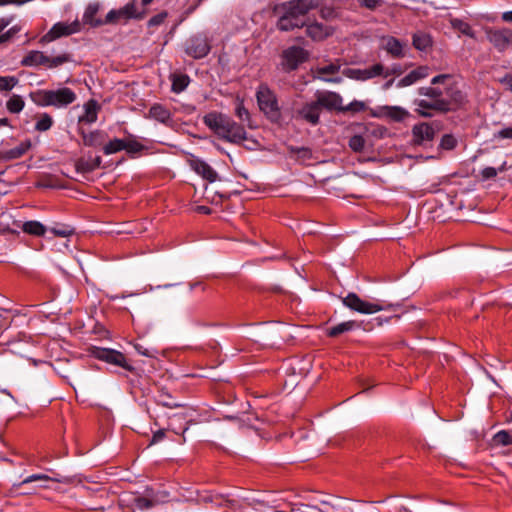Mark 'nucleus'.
<instances>
[{
    "mask_svg": "<svg viewBox=\"0 0 512 512\" xmlns=\"http://www.w3.org/2000/svg\"><path fill=\"white\" fill-rule=\"evenodd\" d=\"M168 16V13L163 11L155 16H153L149 21H148V25L150 27H155V26H159L161 24L164 23L165 19L167 18Z\"/></svg>",
    "mask_w": 512,
    "mask_h": 512,
    "instance_id": "nucleus-51",
    "label": "nucleus"
},
{
    "mask_svg": "<svg viewBox=\"0 0 512 512\" xmlns=\"http://www.w3.org/2000/svg\"><path fill=\"white\" fill-rule=\"evenodd\" d=\"M308 58V52L299 47L291 46L285 49L281 55V66L285 71H292L305 62Z\"/></svg>",
    "mask_w": 512,
    "mask_h": 512,
    "instance_id": "nucleus-8",
    "label": "nucleus"
},
{
    "mask_svg": "<svg viewBox=\"0 0 512 512\" xmlns=\"http://www.w3.org/2000/svg\"><path fill=\"white\" fill-rule=\"evenodd\" d=\"M429 68L427 66H420L411 72H409L406 76L400 79L397 83V87L402 88L406 86H410L417 81L428 77Z\"/></svg>",
    "mask_w": 512,
    "mask_h": 512,
    "instance_id": "nucleus-20",
    "label": "nucleus"
},
{
    "mask_svg": "<svg viewBox=\"0 0 512 512\" xmlns=\"http://www.w3.org/2000/svg\"><path fill=\"white\" fill-rule=\"evenodd\" d=\"M359 2L361 6L373 10L382 5L383 0H359Z\"/></svg>",
    "mask_w": 512,
    "mask_h": 512,
    "instance_id": "nucleus-54",
    "label": "nucleus"
},
{
    "mask_svg": "<svg viewBox=\"0 0 512 512\" xmlns=\"http://www.w3.org/2000/svg\"><path fill=\"white\" fill-rule=\"evenodd\" d=\"M172 80V91L175 93H181L188 86L190 79L184 74H174L171 77Z\"/></svg>",
    "mask_w": 512,
    "mask_h": 512,
    "instance_id": "nucleus-31",
    "label": "nucleus"
},
{
    "mask_svg": "<svg viewBox=\"0 0 512 512\" xmlns=\"http://www.w3.org/2000/svg\"><path fill=\"white\" fill-rule=\"evenodd\" d=\"M157 403L159 405H162L164 407H167V408H177V407H182L181 404H178V403H175L172 401V397L167 394V393H160L158 396H157Z\"/></svg>",
    "mask_w": 512,
    "mask_h": 512,
    "instance_id": "nucleus-44",
    "label": "nucleus"
},
{
    "mask_svg": "<svg viewBox=\"0 0 512 512\" xmlns=\"http://www.w3.org/2000/svg\"><path fill=\"white\" fill-rule=\"evenodd\" d=\"M52 232L61 237H67L72 234V230L64 228V229H53Z\"/></svg>",
    "mask_w": 512,
    "mask_h": 512,
    "instance_id": "nucleus-56",
    "label": "nucleus"
},
{
    "mask_svg": "<svg viewBox=\"0 0 512 512\" xmlns=\"http://www.w3.org/2000/svg\"><path fill=\"white\" fill-rule=\"evenodd\" d=\"M470 30H471L470 27L466 25L465 28L463 29V32L467 35L472 36V34L470 33Z\"/></svg>",
    "mask_w": 512,
    "mask_h": 512,
    "instance_id": "nucleus-62",
    "label": "nucleus"
},
{
    "mask_svg": "<svg viewBox=\"0 0 512 512\" xmlns=\"http://www.w3.org/2000/svg\"><path fill=\"white\" fill-rule=\"evenodd\" d=\"M209 51L210 46L204 37H192L187 43L186 53L195 59L205 57Z\"/></svg>",
    "mask_w": 512,
    "mask_h": 512,
    "instance_id": "nucleus-15",
    "label": "nucleus"
},
{
    "mask_svg": "<svg viewBox=\"0 0 512 512\" xmlns=\"http://www.w3.org/2000/svg\"><path fill=\"white\" fill-rule=\"evenodd\" d=\"M344 74L351 79L365 81L380 75L388 77L391 73L388 71L384 72V66L380 63H377L366 69L349 68L345 70Z\"/></svg>",
    "mask_w": 512,
    "mask_h": 512,
    "instance_id": "nucleus-12",
    "label": "nucleus"
},
{
    "mask_svg": "<svg viewBox=\"0 0 512 512\" xmlns=\"http://www.w3.org/2000/svg\"><path fill=\"white\" fill-rule=\"evenodd\" d=\"M124 139L115 138L108 143H104L103 152L105 155H111L124 150Z\"/></svg>",
    "mask_w": 512,
    "mask_h": 512,
    "instance_id": "nucleus-34",
    "label": "nucleus"
},
{
    "mask_svg": "<svg viewBox=\"0 0 512 512\" xmlns=\"http://www.w3.org/2000/svg\"><path fill=\"white\" fill-rule=\"evenodd\" d=\"M349 147L355 152H361L365 147V139L361 135H354L349 140Z\"/></svg>",
    "mask_w": 512,
    "mask_h": 512,
    "instance_id": "nucleus-46",
    "label": "nucleus"
},
{
    "mask_svg": "<svg viewBox=\"0 0 512 512\" xmlns=\"http://www.w3.org/2000/svg\"><path fill=\"white\" fill-rule=\"evenodd\" d=\"M364 108H365V104L363 102L354 101V102H351L346 107L343 106V109L341 111H354V112H358V111L364 110Z\"/></svg>",
    "mask_w": 512,
    "mask_h": 512,
    "instance_id": "nucleus-52",
    "label": "nucleus"
},
{
    "mask_svg": "<svg viewBox=\"0 0 512 512\" xmlns=\"http://www.w3.org/2000/svg\"><path fill=\"white\" fill-rule=\"evenodd\" d=\"M405 44L402 43L395 37L386 36L382 38V47L390 54L393 58H401L404 56Z\"/></svg>",
    "mask_w": 512,
    "mask_h": 512,
    "instance_id": "nucleus-21",
    "label": "nucleus"
},
{
    "mask_svg": "<svg viewBox=\"0 0 512 512\" xmlns=\"http://www.w3.org/2000/svg\"><path fill=\"white\" fill-rule=\"evenodd\" d=\"M494 140L512 139V125L504 127L493 134Z\"/></svg>",
    "mask_w": 512,
    "mask_h": 512,
    "instance_id": "nucleus-49",
    "label": "nucleus"
},
{
    "mask_svg": "<svg viewBox=\"0 0 512 512\" xmlns=\"http://www.w3.org/2000/svg\"><path fill=\"white\" fill-rule=\"evenodd\" d=\"M421 99L414 101L415 112L423 117H431L433 112H446L452 110L451 102L445 96V92L434 87H422L419 89Z\"/></svg>",
    "mask_w": 512,
    "mask_h": 512,
    "instance_id": "nucleus-3",
    "label": "nucleus"
},
{
    "mask_svg": "<svg viewBox=\"0 0 512 512\" xmlns=\"http://www.w3.org/2000/svg\"><path fill=\"white\" fill-rule=\"evenodd\" d=\"M317 0H291L280 5L277 10L280 16L277 27L281 31H290L302 27L305 24L306 14L317 8Z\"/></svg>",
    "mask_w": 512,
    "mask_h": 512,
    "instance_id": "nucleus-1",
    "label": "nucleus"
},
{
    "mask_svg": "<svg viewBox=\"0 0 512 512\" xmlns=\"http://www.w3.org/2000/svg\"><path fill=\"white\" fill-rule=\"evenodd\" d=\"M488 41L500 52L512 46V29L488 28L485 30Z\"/></svg>",
    "mask_w": 512,
    "mask_h": 512,
    "instance_id": "nucleus-10",
    "label": "nucleus"
},
{
    "mask_svg": "<svg viewBox=\"0 0 512 512\" xmlns=\"http://www.w3.org/2000/svg\"><path fill=\"white\" fill-rule=\"evenodd\" d=\"M392 84H393V80H390V81L385 83L384 88L388 89L389 87H391Z\"/></svg>",
    "mask_w": 512,
    "mask_h": 512,
    "instance_id": "nucleus-63",
    "label": "nucleus"
},
{
    "mask_svg": "<svg viewBox=\"0 0 512 512\" xmlns=\"http://www.w3.org/2000/svg\"><path fill=\"white\" fill-rule=\"evenodd\" d=\"M445 96L451 102L452 110L459 107L464 102V95L458 90H447Z\"/></svg>",
    "mask_w": 512,
    "mask_h": 512,
    "instance_id": "nucleus-38",
    "label": "nucleus"
},
{
    "mask_svg": "<svg viewBox=\"0 0 512 512\" xmlns=\"http://www.w3.org/2000/svg\"><path fill=\"white\" fill-rule=\"evenodd\" d=\"M148 117L161 123H167L171 119V112L162 104L155 103L150 107Z\"/></svg>",
    "mask_w": 512,
    "mask_h": 512,
    "instance_id": "nucleus-25",
    "label": "nucleus"
},
{
    "mask_svg": "<svg viewBox=\"0 0 512 512\" xmlns=\"http://www.w3.org/2000/svg\"><path fill=\"white\" fill-rule=\"evenodd\" d=\"M259 109L272 121L281 116L280 107L275 93L266 84H260L256 91Z\"/></svg>",
    "mask_w": 512,
    "mask_h": 512,
    "instance_id": "nucleus-5",
    "label": "nucleus"
},
{
    "mask_svg": "<svg viewBox=\"0 0 512 512\" xmlns=\"http://www.w3.org/2000/svg\"><path fill=\"white\" fill-rule=\"evenodd\" d=\"M291 152L294 153L295 158L303 164H309L312 159V151L309 148H291Z\"/></svg>",
    "mask_w": 512,
    "mask_h": 512,
    "instance_id": "nucleus-37",
    "label": "nucleus"
},
{
    "mask_svg": "<svg viewBox=\"0 0 512 512\" xmlns=\"http://www.w3.org/2000/svg\"><path fill=\"white\" fill-rule=\"evenodd\" d=\"M101 165V157H88V158H79L75 162L76 170L80 173H88L92 172L95 169L99 168Z\"/></svg>",
    "mask_w": 512,
    "mask_h": 512,
    "instance_id": "nucleus-24",
    "label": "nucleus"
},
{
    "mask_svg": "<svg viewBox=\"0 0 512 512\" xmlns=\"http://www.w3.org/2000/svg\"><path fill=\"white\" fill-rule=\"evenodd\" d=\"M306 33L315 41H321L331 34L328 26L319 23H313L307 26Z\"/></svg>",
    "mask_w": 512,
    "mask_h": 512,
    "instance_id": "nucleus-26",
    "label": "nucleus"
},
{
    "mask_svg": "<svg viewBox=\"0 0 512 512\" xmlns=\"http://www.w3.org/2000/svg\"><path fill=\"white\" fill-rule=\"evenodd\" d=\"M29 148V143H21L19 146L6 151L4 154V158L9 160L20 158L28 151Z\"/></svg>",
    "mask_w": 512,
    "mask_h": 512,
    "instance_id": "nucleus-36",
    "label": "nucleus"
},
{
    "mask_svg": "<svg viewBox=\"0 0 512 512\" xmlns=\"http://www.w3.org/2000/svg\"><path fill=\"white\" fill-rule=\"evenodd\" d=\"M10 24V20L1 18L0 19V44L3 42L8 41L10 38H12L19 29L17 27H12L8 31L3 32L4 29Z\"/></svg>",
    "mask_w": 512,
    "mask_h": 512,
    "instance_id": "nucleus-35",
    "label": "nucleus"
},
{
    "mask_svg": "<svg viewBox=\"0 0 512 512\" xmlns=\"http://www.w3.org/2000/svg\"><path fill=\"white\" fill-rule=\"evenodd\" d=\"M342 303L345 307L361 314H374L387 308L385 302H368L361 299L356 293L353 292L342 298Z\"/></svg>",
    "mask_w": 512,
    "mask_h": 512,
    "instance_id": "nucleus-6",
    "label": "nucleus"
},
{
    "mask_svg": "<svg viewBox=\"0 0 512 512\" xmlns=\"http://www.w3.org/2000/svg\"><path fill=\"white\" fill-rule=\"evenodd\" d=\"M321 108L317 101L306 103L301 109L298 110V115L309 123L316 125L319 122Z\"/></svg>",
    "mask_w": 512,
    "mask_h": 512,
    "instance_id": "nucleus-19",
    "label": "nucleus"
},
{
    "mask_svg": "<svg viewBox=\"0 0 512 512\" xmlns=\"http://www.w3.org/2000/svg\"><path fill=\"white\" fill-rule=\"evenodd\" d=\"M235 115L239 118L241 122L247 123L248 126L251 127L250 113L244 106V100L240 97L236 98Z\"/></svg>",
    "mask_w": 512,
    "mask_h": 512,
    "instance_id": "nucleus-32",
    "label": "nucleus"
},
{
    "mask_svg": "<svg viewBox=\"0 0 512 512\" xmlns=\"http://www.w3.org/2000/svg\"><path fill=\"white\" fill-rule=\"evenodd\" d=\"M501 18L505 22H512V11H506L502 13Z\"/></svg>",
    "mask_w": 512,
    "mask_h": 512,
    "instance_id": "nucleus-59",
    "label": "nucleus"
},
{
    "mask_svg": "<svg viewBox=\"0 0 512 512\" xmlns=\"http://www.w3.org/2000/svg\"><path fill=\"white\" fill-rule=\"evenodd\" d=\"M24 100L19 95H12L6 103V108L10 113H19L24 108Z\"/></svg>",
    "mask_w": 512,
    "mask_h": 512,
    "instance_id": "nucleus-33",
    "label": "nucleus"
},
{
    "mask_svg": "<svg viewBox=\"0 0 512 512\" xmlns=\"http://www.w3.org/2000/svg\"><path fill=\"white\" fill-rule=\"evenodd\" d=\"M146 12L138 11L134 2L127 3L124 7L118 10H111L106 15L107 22H114L121 18L124 19H142Z\"/></svg>",
    "mask_w": 512,
    "mask_h": 512,
    "instance_id": "nucleus-13",
    "label": "nucleus"
},
{
    "mask_svg": "<svg viewBox=\"0 0 512 512\" xmlns=\"http://www.w3.org/2000/svg\"><path fill=\"white\" fill-rule=\"evenodd\" d=\"M173 418L178 421H186V426L183 428V434L189 429V426L193 423V410L186 409L183 412H179L173 415Z\"/></svg>",
    "mask_w": 512,
    "mask_h": 512,
    "instance_id": "nucleus-41",
    "label": "nucleus"
},
{
    "mask_svg": "<svg viewBox=\"0 0 512 512\" xmlns=\"http://www.w3.org/2000/svg\"><path fill=\"white\" fill-rule=\"evenodd\" d=\"M448 78H449V75H445V74H443V75H438V76H435V77L432 79L431 83L435 85V84H438V83H440V82H444V81H445L446 79H448Z\"/></svg>",
    "mask_w": 512,
    "mask_h": 512,
    "instance_id": "nucleus-58",
    "label": "nucleus"
},
{
    "mask_svg": "<svg viewBox=\"0 0 512 512\" xmlns=\"http://www.w3.org/2000/svg\"><path fill=\"white\" fill-rule=\"evenodd\" d=\"M30 98L34 104L40 107L63 108L75 102L77 96L72 89L61 87L55 90H36L30 93Z\"/></svg>",
    "mask_w": 512,
    "mask_h": 512,
    "instance_id": "nucleus-4",
    "label": "nucleus"
},
{
    "mask_svg": "<svg viewBox=\"0 0 512 512\" xmlns=\"http://www.w3.org/2000/svg\"><path fill=\"white\" fill-rule=\"evenodd\" d=\"M493 440L498 445L507 446L512 444V434L508 431L502 430L495 434Z\"/></svg>",
    "mask_w": 512,
    "mask_h": 512,
    "instance_id": "nucleus-42",
    "label": "nucleus"
},
{
    "mask_svg": "<svg viewBox=\"0 0 512 512\" xmlns=\"http://www.w3.org/2000/svg\"><path fill=\"white\" fill-rule=\"evenodd\" d=\"M48 61V56H46L41 51H30L22 60V65L24 66H45Z\"/></svg>",
    "mask_w": 512,
    "mask_h": 512,
    "instance_id": "nucleus-27",
    "label": "nucleus"
},
{
    "mask_svg": "<svg viewBox=\"0 0 512 512\" xmlns=\"http://www.w3.org/2000/svg\"><path fill=\"white\" fill-rule=\"evenodd\" d=\"M456 144H457V140L455 139L454 136H452L450 134L444 135L440 142L441 148L446 149V150L453 149L456 146Z\"/></svg>",
    "mask_w": 512,
    "mask_h": 512,
    "instance_id": "nucleus-48",
    "label": "nucleus"
},
{
    "mask_svg": "<svg viewBox=\"0 0 512 512\" xmlns=\"http://www.w3.org/2000/svg\"><path fill=\"white\" fill-rule=\"evenodd\" d=\"M497 170L494 167H486L482 170V176L485 179L494 178L497 176Z\"/></svg>",
    "mask_w": 512,
    "mask_h": 512,
    "instance_id": "nucleus-55",
    "label": "nucleus"
},
{
    "mask_svg": "<svg viewBox=\"0 0 512 512\" xmlns=\"http://www.w3.org/2000/svg\"><path fill=\"white\" fill-rule=\"evenodd\" d=\"M84 114L79 116V124H92L97 121L99 105L95 100H89L83 106Z\"/></svg>",
    "mask_w": 512,
    "mask_h": 512,
    "instance_id": "nucleus-22",
    "label": "nucleus"
},
{
    "mask_svg": "<svg viewBox=\"0 0 512 512\" xmlns=\"http://www.w3.org/2000/svg\"><path fill=\"white\" fill-rule=\"evenodd\" d=\"M50 481L51 478L46 474H33L23 479L20 483L14 484L13 488L15 490L24 488V491H21L20 493L32 494L36 493L40 489L48 488V483Z\"/></svg>",
    "mask_w": 512,
    "mask_h": 512,
    "instance_id": "nucleus-9",
    "label": "nucleus"
},
{
    "mask_svg": "<svg viewBox=\"0 0 512 512\" xmlns=\"http://www.w3.org/2000/svg\"><path fill=\"white\" fill-rule=\"evenodd\" d=\"M70 61H71V56L66 53L55 56V57L48 56L46 68H49V69L56 68V67H59L67 62H70Z\"/></svg>",
    "mask_w": 512,
    "mask_h": 512,
    "instance_id": "nucleus-39",
    "label": "nucleus"
},
{
    "mask_svg": "<svg viewBox=\"0 0 512 512\" xmlns=\"http://www.w3.org/2000/svg\"><path fill=\"white\" fill-rule=\"evenodd\" d=\"M339 69H340V65L338 64H335V63H330V64H327V65H324V66H318L316 67L313 72L315 73V75L324 80V81H328V82H339L340 79H333L331 78L330 76L332 75H335L339 72Z\"/></svg>",
    "mask_w": 512,
    "mask_h": 512,
    "instance_id": "nucleus-23",
    "label": "nucleus"
},
{
    "mask_svg": "<svg viewBox=\"0 0 512 512\" xmlns=\"http://www.w3.org/2000/svg\"><path fill=\"white\" fill-rule=\"evenodd\" d=\"M99 11V5L96 3L89 4L83 14V22L90 26H98L101 21L96 19V15Z\"/></svg>",
    "mask_w": 512,
    "mask_h": 512,
    "instance_id": "nucleus-30",
    "label": "nucleus"
},
{
    "mask_svg": "<svg viewBox=\"0 0 512 512\" xmlns=\"http://www.w3.org/2000/svg\"><path fill=\"white\" fill-rule=\"evenodd\" d=\"M80 134L82 136L83 144L88 147L104 146V143L107 140V133L102 130L85 132L81 129Z\"/></svg>",
    "mask_w": 512,
    "mask_h": 512,
    "instance_id": "nucleus-18",
    "label": "nucleus"
},
{
    "mask_svg": "<svg viewBox=\"0 0 512 512\" xmlns=\"http://www.w3.org/2000/svg\"><path fill=\"white\" fill-rule=\"evenodd\" d=\"M359 326L360 325L357 322H355L353 320H349V321L339 323L331 328H328L326 330V334L330 337H337L340 334L351 331L355 328H358Z\"/></svg>",
    "mask_w": 512,
    "mask_h": 512,
    "instance_id": "nucleus-28",
    "label": "nucleus"
},
{
    "mask_svg": "<svg viewBox=\"0 0 512 512\" xmlns=\"http://www.w3.org/2000/svg\"><path fill=\"white\" fill-rule=\"evenodd\" d=\"M134 348L140 355H143L146 357H155L156 353H157V351L155 349L145 347L144 345H142L140 343H135Z\"/></svg>",
    "mask_w": 512,
    "mask_h": 512,
    "instance_id": "nucleus-50",
    "label": "nucleus"
},
{
    "mask_svg": "<svg viewBox=\"0 0 512 512\" xmlns=\"http://www.w3.org/2000/svg\"><path fill=\"white\" fill-rule=\"evenodd\" d=\"M189 165L192 170H194L198 175H200L203 179H206L209 182H214L217 178L216 171L205 161L197 158L195 156H191L188 159Z\"/></svg>",
    "mask_w": 512,
    "mask_h": 512,
    "instance_id": "nucleus-16",
    "label": "nucleus"
},
{
    "mask_svg": "<svg viewBox=\"0 0 512 512\" xmlns=\"http://www.w3.org/2000/svg\"><path fill=\"white\" fill-rule=\"evenodd\" d=\"M503 82L506 83L509 87V89L512 91V76H506L503 79Z\"/></svg>",
    "mask_w": 512,
    "mask_h": 512,
    "instance_id": "nucleus-60",
    "label": "nucleus"
},
{
    "mask_svg": "<svg viewBox=\"0 0 512 512\" xmlns=\"http://www.w3.org/2000/svg\"><path fill=\"white\" fill-rule=\"evenodd\" d=\"M203 122L218 137L230 143L239 144L247 138L244 127L223 113L210 112L203 117Z\"/></svg>",
    "mask_w": 512,
    "mask_h": 512,
    "instance_id": "nucleus-2",
    "label": "nucleus"
},
{
    "mask_svg": "<svg viewBox=\"0 0 512 512\" xmlns=\"http://www.w3.org/2000/svg\"><path fill=\"white\" fill-rule=\"evenodd\" d=\"M53 124V119L52 117L47 114V113H43L42 115H40V117L38 118L36 124H35V129L37 131H47L51 128Z\"/></svg>",
    "mask_w": 512,
    "mask_h": 512,
    "instance_id": "nucleus-40",
    "label": "nucleus"
},
{
    "mask_svg": "<svg viewBox=\"0 0 512 512\" xmlns=\"http://www.w3.org/2000/svg\"><path fill=\"white\" fill-rule=\"evenodd\" d=\"M152 1H153V0H141L142 4H143L144 6L149 5Z\"/></svg>",
    "mask_w": 512,
    "mask_h": 512,
    "instance_id": "nucleus-64",
    "label": "nucleus"
},
{
    "mask_svg": "<svg viewBox=\"0 0 512 512\" xmlns=\"http://www.w3.org/2000/svg\"><path fill=\"white\" fill-rule=\"evenodd\" d=\"M135 503H136V506L139 508V509H149L153 506V502L148 499V498H145V497H139L135 500Z\"/></svg>",
    "mask_w": 512,
    "mask_h": 512,
    "instance_id": "nucleus-53",
    "label": "nucleus"
},
{
    "mask_svg": "<svg viewBox=\"0 0 512 512\" xmlns=\"http://www.w3.org/2000/svg\"><path fill=\"white\" fill-rule=\"evenodd\" d=\"M18 84V79L14 76L0 77V91H10Z\"/></svg>",
    "mask_w": 512,
    "mask_h": 512,
    "instance_id": "nucleus-43",
    "label": "nucleus"
},
{
    "mask_svg": "<svg viewBox=\"0 0 512 512\" xmlns=\"http://www.w3.org/2000/svg\"><path fill=\"white\" fill-rule=\"evenodd\" d=\"M124 150L128 153H137L143 149V145L135 139H124Z\"/></svg>",
    "mask_w": 512,
    "mask_h": 512,
    "instance_id": "nucleus-47",
    "label": "nucleus"
},
{
    "mask_svg": "<svg viewBox=\"0 0 512 512\" xmlns=\"http://www.w3.org/2000/svg\"><path fill=\"white\" fill-rule=\"evenodd\" d=\"M412 135L415 143L422 144L434 138L435 130L428 123H420L413 127Z\"/></svg>",
    "mask_w": 512,
    "mask_h": 512,
    "instance_id": "nucleus-17",
    "label": "nucleus"
},
{
    "mask_svg": "<svg viewBox=\"0 0 512 512\" xmlns=\"http://www.w3.org/2000/svg\"><path fill=\"white\" fill-rule=\"evenodd\" d=\"M81 30V23L79 20H74L71 23L67 22H57L55 23L51 29L41 37L40 43L46 44L52 42L63 36H70L72 34L78 33Z\"/></svg>",
    "mask_w": 512,
    "mask_h": 512,
    "instance_id": "nucleus-7",
    "label": "nucleus"
},
{
    "mask_svg": "<svg viewBox=\"0 0 512 512\" xmlns=\"http://www.w3.org/2000/svg\"><path fill=\"white\" fill-rule=\"evenodd\" d=\"M93 355L100 361L107 362L112 365L122 367L126 370H132L131 365L127 362L125 355L117 350L110 348H95Z\"/></svg>",
    "mask_w": 512,
    "mask_h": 512,
    "instance_id": "nucleus-11",
    "label": "nucleus"
},
{
    "mask_svg": "<svg viewBox=\"0 0 512 512\" xmlns=\"http://www.w3.org/2000/svg\"><path fill=\"white\" fill-rule=\"evenodd\" d=\"M198 210L205 214H208L210 212V209L206 206H200L198 207Z\"/></svg>",
    "mask_w": 512,
    "mask_h": 512,
    "instance_id": "nucleus-61",
    "label": "nucleus"
},
{
    "mask_svg": "<svg viewBox=\"0 0 512 512\" xmlns=\"http://www.w3.org/2000/svg\"><path fill=\"white\" fill-rule=\"evenodd\" d=\"M317 104H319L320 108H326L328 110H342V97L336 93L331 91H317L315 94Z\"/></svg>",
    "mask_w": 512,
    "mask_h": 512,
    "instance_id": "nucleus-14",
    "label": "nucleus"
},
{
    "mask_svg": "<svg viewBox=\"0 0 512 512\" xmlns=\"http://www.w3.org/2000/svg\"><path fill=\"white\" fill-rule=\"evenodd\" d=\"M430 38L424 34H416L413 37V45L419 50H425L430 45Z\"/></svg>",
    "mask_w": 512,
    "mask_h": 512,
    "instance_id": "nucleus-45",
    "label": "nucleus"
},
{
    "mask_svg": "<svg viewBox=\"0 0 512 512\" xmlns=\"http://www.w3.org/2000/svg\"><path fill=\"white\" fill-rule=\"evenodd\" d=\"M23 232L33 236H43L46 232V227L39 221L31 220L22 224Z\"/></svg>",
    "mask_w": 512,
    "mask_h": 512,
    "instance_id": "nucleus-29",
    "label": "nucleus"
},
{
    "mask_svg": "<svg viewBox=\"0 0 512 512\" xmlns=\"http://www.w3.org/2000/svg\"><path fill=\"white\" fill-rule=\"evenodd\" d=\"M164 437H165V430L160 429L154 433L153 438H152V443L160 442Z\"/></svg>",
    "mask_w": 512,
    "mask_h": 512,
    "instance_id": "nucleus-57",
    "label": "nucleus"
}]
</instances>
